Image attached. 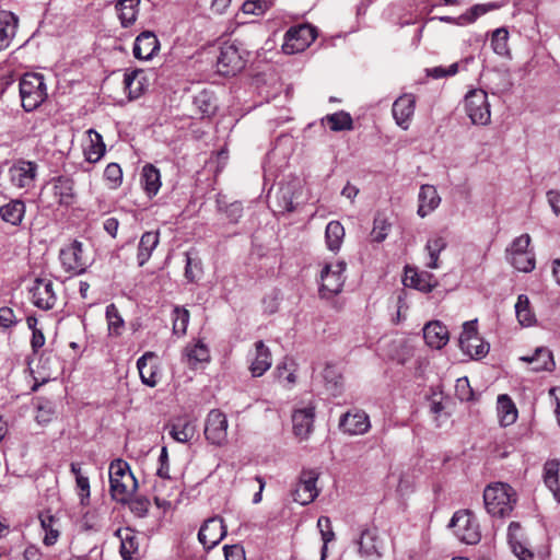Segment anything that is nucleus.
Wrapping results in <instances>:
<instances>
[{"label":"nucleus","mask_w":560,"mask_h":560,"mask_svg":"<svg viewBox=\"0 0 560 560\" xmlns=\"http://www.w3.org/2000/svg\"><path fill=\"white\" fill-rule=\"evenodd\" d=\"M483 502L487 512L493 517H509L513 512L517 494L508 483L494 482L486 487Z\"/></svg>","instance_id":"f257e3e1"},{"label":"nucleus","mask_w":560,"mask_h":560,"mask_svg":"<svg viewBox=\"0 0 560 560\" xmlns=\"http://www.w3.org/2000/svg\"><path fill=\"white\" fill-rule=\"evenodd\" d=\"M110 494L118 502H127L137 490L138 482L124 459H115L109 465Z\"/></svg>","instance_id":"f03ea898"},{"label":"nucleus","mask_w":560,"mask_h":560,"mask_svg":"<svg viewBox=\"0 0 560 560\" xmlns=\"http://www.w3.org/2000/svg\"><path fill=\"white\" fill-rule=\"evenodd\" d=\"M22 107L26 112L36 109L47 97V86L43 74L26 73L20 80Z\"/></svg>","instance_id":"7ed1b4c3"},{"label":"nucleus","mask_w":560,"mask_h":560,"mask_svg":"<svg viewBox=\"0 0 560 560\" xmlns=\"http://www.w3.org/2000/svg\"><path fill=\"white\" fill-rule=\"evenodd\" d=\"M455 536L467 545L478 544L481 539L480 526L477 517L469 510H460L454 513L450 522Z\"/></svg>","instance_id":"20e7f679"},{"label":"nucleus","mask_w":560,"mask_h":560,"mask_svg":"<svg viewBox=\"0 0 560 560\" xmlns=\"http://www.w3.org/2000/svg\"><path fill=\"white\" fill-rule=\"evenodd\" d=\"M464 109L474 125L487 126L491 121L488 94L481 89L470 90L465 95Z\"/></svg>","instance_id":"39448f33"},{"label":"nucleus","mask_w":560,"mask_h":560,"mask_svg":"<svg viewBox=\"0 0 560 560\" xmlns=\"http://www.w3.org/2000/svg\"><path fill=\"white\" fill-rule=\"evenodd\" d=\"M347 264L339 260L336 264H326L320 271L319 294L322 298H331L341 292L345 283Z\"/></svg>","instance_id":"423d86ee"},{"label":"nucleus","mask_w":560,"mask_h":560,"mask_svg":"<svg viewBox=\"0 0 560 560\" xmlns=\"http://www.w3.org/2000/svg\"><path fill=\"white\" fill-rule=\"evenodd\" d=\"M246 63L244 51L235 43H223L217 58V71L222 75H235Z\"/></svg>","instance_id":"0eeeda50"},{"label":"nucleus","mask_w":560,"mask_h":560,"mask_svg":"<svg viewBox=\"0 0 560 560\" xmlns=\"http://www.w3.org/2000/svg\"><path fill=\"white\" fill-rule=\"evenodd\" d=\"M529 244V234H522L506 249L509 261L518 271L530 272L535 268V257L528 250Z\"/></svg>","instance_id":"6e6552de"},{"label":"nucleus","mask_w":560,"mask_h":560,"mask_svg":"<svg viewBox=\"0 0 560 560\" xmlns=\"http://www.w3.org/2000/svg\"><path fill=\"white\" fill-rule=\"evenodd\" d=\"M316 30L307 24L291 27L287 31L282 49L292 55L304 51L316 38Z\"/></svg>","instance_id":"1a4fd4ad"},{"label":"nucleus","mask_w":560,"mask_h":560,"mask_svg":"<svg viewBox=\"0 0 560 560\" xmlns=\"http://www.w3.org/2000/svg\"><path fill=\"white\" fill-rule=\"evenodd\" d=\"M459 347L471 358H482L489 352V345L477 332L476 320L464 324L459 336Z\"/></svg>","instance_id":"9d476101"},{"label":"nucleus","mask_w":560,"mask_h":560,"mask_svg":"<svg viewBox=\"0 0 560 560\" xmlns=\"http://www.w3.org/2000/svg\"><path fill=\"white\" fill-rule=\"evenodd\" d=\"M59 258L63 269L68 272L80 275L88 268L89 260L84 255L83 245L73 241L60 249Z\"/></svg>","instance_id":"9b49d317"},{"label":"nucleus","mask_w":560,"mask_h":560,"mask_svg":"<svg viewBox=\"0 0 560 560\" xmlns=\"http://www.w3.org/2000/svg\"><path fill=\"white\" fill-rule=\"evenodd\" d=\"M38 165L33 161L18 160L9 168V178L12 186L30 190L35 186Z\"/></svg>","instance_id":"f8f14e48"},{"label":"nucleus","mask_w":560,"mask_h":560,"mask_svg":"<svg viewBox=\"0 0 560 560\" xmlns=\"http://www.w3.org/2000/svg\"><path fill=\"white\" fill-rule=\"evenodd\" d=\"M359 553L371 560L380 559L384 552V539L381 537L377 527L366 526L360 533L357 540Z\"/></svg>","instance_id":"ddd939ff"},{"label":"nucleus","mask_w":560,"mask_h":560,"mask_svg":"<svg viewBox=\"0 0 560 560\" xmlns=\"http://www.w3.org/2000/svg\"><path fill=\"white\" fill-rule=\"evenodd\" d=\"M228 419L218 409L211 410L206 420L205 435L213 445L221 446L228 441Z\"/></svg>","instance_id":"4468645a"},{"label":"nucleus","mask_w":560,"mask_h":560,"mask_svg":"<svg viewBox=\"0 0 560 560\" xmlns=\"http://www.w3.org/2000/svg\"><path fill=\"white\" fill-rule=\"evenodd\" d=\"M317 479L318 474L315 470H303L292 492L293 500L302 505L313 502L318 495V489L316 487Z\"/></svg>","instance_id":"2eb2a0df"},{"label":"nucleus","mask_w":560,"mask_h":560,"mask_svg":"<svg viewBox=\"0 0 560 560\" xmlns=\"http://www.w3.org/2000/svg\"><path fill=\"white\" fill-rule=\"evenodd\" d=\"M33 304L42 310H51L57 301L54 283L49 279L37 278L30 289Z\"/></svg>","instance_id":"dca6fc26"},{"label":"nucleus","mask_w":560,"mask_h":560,"mask_svg":"<svg viewBox=\"0 0 560 560\" xmlns=\"http://www.w3.org/2000/svg\"><path fill=\"white\" fill-rule=\"evenodd\" d=\"M226 535V527L221 517H210L200 527L198 539L206 549L215 547Z\"/></svg>","instance_id":"f3484780"},{"label":"nucleus","mask_w":560,"mask_h":560,"mask_svg":"<svg viewBox=\"0 0 560 560\" xmlns=\"http://www.w3.org/2000/svg\"><path fill=\"white\" fill-rule=\"evenodd\" d=\"M339 428L346 434L362 435L370 430L371 422L369 416L362 410L348 411L341 416Z\"/></svg>","instance_id":"a211bd4d"},{"label":"nucleus","mask_w":560,"mask_h":560,"mask_svg":"<svg viewBox=\"0 0 560 560\" xmlns=\"http://www.w3.org/2000/svg\"><path fill=\"white\" fill-rule=\"evenodd\" d=\"M416 108V96L406 93L399 96L393 104L392 113L396 124L404 130L410 126Z\"/></svg>","instance_id":"6ab92c4d"},{"label":"nucleus","mask_w":560,"mask_h":560,"mask_svg":"<svg viewBox=\"0 0 560 560\" xmlns=\"http://www.w3.org/2000/svg\"><path fill=\"white\" fill-rule=\"evenodd\" d=\"M166 430L171 438L178 443L190 442L196 434V424L188 416L173 418L167 424Z\"/></svg>","instance_id":"aec40b11"},{"label":"nucleus","mask_w":560,"mask_h":560,"mask_svg":"<svg viewBox=\"0 0 560 560\" xmlns=\"http://www.w3.org/2000/svg\"><path fill=\"white\" fill-rule=\"evenodd\" d=\"M315 406L312 404L294 410L292 415L293 432L301 440H306L313 431Z\"/></svg>","instance_id":"412c9836"},{"label":"nucleus","mask_w":560,"mask_h":560,"mask_svg":"<svg viewBox=\"0 0 560 560\" xmlns=\"http://www.w3.org/2000/svg\"><path fill=\"white\" fill-rule=\"evenodd\" d=\"M404 284L428 293L438 285V281L435 277L428 271H419L416 268L406 267Z\"/></svg>","instance_id":"4be33fe9"},{"label":"nucleus","mask_w":560,"mask_h":560,"mask_svg":"<svg viewBox=\"0 0 560 560\" xmlns=\"http://www.w3.org/2000/svg\"><path fill=\"white\" fill-rule=\"evenodd\" d=\"M160 49V43L150 31H144L136 37L133 56L137 59L150 60Z\"/></svg>","instance_id":"5701e85b"},{"label":"nucleus","mask_w":560,"mask_h":560,"mask_svg":"<svg viewBox=\"0 0 560 560\" xmlns=\"http://www.w3.org/2000/svg\"><path fill=\"white\" fill-rule=\"evenodd\" d=\"M137 368L143 384L150 387H154L158 384L159 366L156 363V354L154 352L148 351L140 357L137 361Z\"/></svg>","instance_id":"b1692460"},{"label":"nucleus","mask_w":560,"mask_h":560,"mask_svg":"<svg viewBox=\"0 0 560 560\" xmlns=\"http://www.w3.org/2000/svg\"><path fill=\"white\" fill-rule=\"evenodd\" d=\"M106 152L103 137L95 129L86 130V141L83 144V154L89 163L98 162Z\"/></svg>","instance_id":"393cba45"},{"label":"nucleus","mask_w":560,"mask_h":560,"mask_svg":"<svg viewBox=\"0 0 560 560\" xmlns=\"http://www.w3.org/2000/svg\"><path fill=\"white\" fill-rule=\"evenodd\" d=\"M272 358L269 348L259 340L255 342V357L249 364V371L253 377L264 375L271 366Z\"/></svg>","instance_id":"a878e982"},{"label":"nucleus","mask_w":560,"mask_h":560,"mask_svg":"<svg viewBox=\"0 0 560 560\" xmlns=\"http://www.w3.org/2000/svg\"><path fill=\"white\" fill-rule=\"evenodd\" d=\"M19 19L10 11H0V51L7 49L14 38Z\"/></svg>","instance_id":"bb28decb"},{"label":"nucleus","mask_w":560,"mask_h":560,"mask_svg":"<svg viewBox=\"0 0 560 560\" xmlns=\"http://www.w3.org/2000/svg\"><path fill=\"white\" fill-rule=\"evenodd\" d=\"M509 544L520 560H532L534 555L523 544V530L521 524L511 522L508 528Z\"/></svg>","instance_id":"cd10ccee"},{"label":"nucleus","mask_w":560,"mask_h":560,"mask_svg":"<svg viewBox=\"0 0 560 560\" xmlns=\"http://www.w3.org/2000/svg\"><path fill=\"white\" fill-rule=\"evenodd\" d=\"M423 338L433 349L443 348L448 341V330L440 322L428 323L423 328Z\"/></svg>","instance_id":"c85d7f7f"},{"label":"nucleus","mask_w":560,"mask_h":560,"mask_svg":"<svg viewBox=\"0 0 560 560\" xmlns=\"http://www.w3.org/2000/svg\"><path fill=\"white\" fill-rule=\"evenodd\" d=\"M560 462L558 459H549L544 465V482L552 493L555 500L560 503Z\"/></svg>","instance_id":"c756f323"},{"label":"nucleus","mask_w":560,"mask_h":560,"mask_svg":"<svg viewBox=\"0 0 560 560\" xmlns=\"http://www.w3.org/2000/svg\"><path fill=\"white\" fill-rule=\"evenodd\" d=\"M140 183L147 196L154 197L162 185L160 171L152 164H145L141 171Z\"/></svg>","instance_id":"7c9ffc66"},{"label":"nucleus","mask_w":560,"mask_h":560,"mask_svg":"<svg viewBox=\"0 0 560 560\" xmlns=\"http://www.w3.org/2000/svg\"><path fill=\"white\" fill-rule=\"evenodd\" d=\"M54 196L59 205L70 206L74 202V182L65 176H59L54 180Z\"/></svg>","instance_id":"2f4dec72"},{"label":"nucleus","mask_w":560,"mask_h":560,"mask_svg":"<svg viewBox=\"0 0 560 560\" xmlns=\"http://www.w3.org/2000/svg\"><path fill=\"white\" fill-rule=\"evenodd\" d=\"M441 198L434 186L422 185L419 191L418 214L424 218L440 205Z\"/></svg>","instance_id":"473e14b6"},{"label":"nucleus","mask_w":560,"mask_h":560,"mask_svg":"<svg viewBox=\"0 0 560 560\" xmlns=\"http://www.w3.org/2000/svg\"><path fill=\"white\" fill-rule=\"evenodd\" d=\"M25 210L26 207L24 201L20 199H13L0 207V217L4 222L13 226H18L24 219Z\"/></svg>","instance_id":"72a5a7b5"},{"label":"nucleus","mask_w":560,"mask_h":560,"mask_svg":"<svg viewBox=\"0 0 560 560\" xmlns=\"http://www.w3.org/2000/svg\"><path fill=\"white\" fill-rule=\"evenodd\" d=\"M184 359L189 366L196 368L197 364L205 363L210 360V352L208 347L201 340H198L195 343H188L185 347Z\"/></svg>","instance_id":"f704fd0d"},{"label":"nucleus","mask_w":560,"mask_h":560,"mask_svg":"<svg viewBox=\"0 0 560 560\" xmlns=\"http://www.w3.org/2000/svg\"><path fill=\"white\" fill-rule=\"evenodd\" d=\"M521 360L532 364L535 372L552 371L555 368L552 353L547 348H538L533 355L522 357Z\"/></svg>","instance_id":"c9c22d12"},{"label":"nucleus","mask_w":560,"mask_h":560,"mask_svg":"<svg viewBox=\"0 0 560 560\" xmlns=\"http://www.w3.org/2000/svg\"><path fill=\"white\" fill-rule=\"evenodd\" d=\"M159 232H145L142 234L139 246H138V265L142 267L151 257L153 250L156 248L159 244Z\"/></svg>","instance_id":"e433bc0d"},{"label":"nucleus","mask_w":560,"mask_h":560,"mask_svg":"<svg viewBox=\"0 0 560 560\" xmlns=\"http://www.w3.org/2000/svg\"><path fill=\"white\" fill-rule=\"evenodd\" d=\"M140 0H119L116 4L118 18L124 27L131 26L138 16Z\"/></svg>","instance_id":"4c0bfd02"},{"label":"nucleus","mask_w":560,"mask_h":560,"mask_svg":"<svg viewBox=\"0 0 560 560\" xmlns=\"http://www.w3.org/2000/svg\"><path fill=\"white\" fill-rule=\"evenodd\" d=\"M498 417L501 425L513 424L517 419V409L513 400L505 394L498 397Z\"/></svg>","instance_id":"58836bf2"},{"label":"nucleus","mask_w":560,"mask_h":560,"mask_svg":"<svg viewBox=\"0 0 560 560\" xmlns=\"http://www.w3.org/2000/svg\"><path fill=\"white\" fill-rule=\"evenodd\" d=\"M117 536L120 538V555L122 559L131 560L139 547L135 533L130 528H124L117 530Z\"/></svg>","instance_id":"ea45409f"},{"label":"nucleus","mask_w":560,"mask_h":560,"mask_svg":"<svg viewBox=\"0 0 560 560\" xmlns=\"http://www.w3.org/2000/svg\"><path fill=\"white\" fill-rule=\"evenodd\" d=\"M447 246L446 240L441 235L430 237L425 244V250L429 256V261L425 266L430 269H438L440 267L439 256Z\"/></svg>","instance_id":"a19ab883"},{"label":"nucleus","mask_w":560,"mask_h":560,"mask_svg":"<svg viewBox=\"0 0 560 560\" xmlns=\"http://www.w3.org/2000/svg\"><path fill=\"white\" fill-rule=\"evenodd\" d=\"M326 245L329 250L338 252L345 238V228L339 221H330L325 231Z\"/></svg>","instance_id":"79ce46f5"},{"label":"nucleus","mask_w":560,"mask_h":560,"mask_svg":"<svg viewBox=\"0 0 560 560\" xmlns=\"http://www.w3.org/2000/svg\"><path fill=\"white\" fill-rule=\"evenodd\" d=\"M124 85L131 100L139 97L143 92L144 72L142 70H133L125 73Z\"/></svg>","instance_id":"37998d69"},{"label":"nucleus","mask_w":560,"mask_h":560,"mask_svg":"<svg viewBox=\"0 0 560 560\" xmlns=\"http://www.w3.org/2000/svg\"><path fill=\"white\" fill-rule=\"evenodd\" d=\"M42 528L45 532L43 542L46 546H52L59 538V525L58 520L52 515L42 514L39 516Z\"/></svg>","instance_id":"c03bdc74"},{"label":"nucleus","mask_w":560,"mask_h":560,"mask_svg":"<svg viewBox=\"0 0 560 560\" xmlns=\"http://www.w3.org/2000/svg\"><path fill=\"white\" fill-rule=\"evenodd\" d=\"M515 313L518 323L524 327H529L536 322L535 314L530 310L529 299L525 294L518 295L515 304Z\"/></svg>","instance_id":"a18cd8bd"},{"label":"nucleus","mask_w":560,"mask_h":560,"mask_svg":"<svg viewBox=\"0 0 560 560\" xmlns=\"http://www.w3.org/2000/svg\"><path fill=\"white\" fill-rule=\"evenodd\" d=\"M194 105L202 117H209L215 113L217 103L212 92L203 90L194 98Z\"/></svg>","instance_id":"49530a36"},{"label":"nucleus","mask_w":560,"mask_h":560,"mask_svg":"<svg viewBox=\"0 0 560 560\" xmlns=\"http://www.w3.org/2000/svg\"><path fill=\"white\" fill-rule=\"evenodd\" d=\"M324 122L327 124V126L332 131H343V130H351L353 127V121L351 116L346 112H337L330 115H327L324 119Z\"/></svg>","instance_id":"de8ad7c7"},{"label":"nucleus","mask_w":560,"mask_h":560,"mask_svg":"<svg viewBox=\"0 0 560 560\" xmlns=\"http://www.w3.org/2000/svg\"><path fill=\"white\" fill-rule=\"evenodd\" d=\"M106 320L109 336L117 337L122 334L125 322L113 303L106 306Z\"/></svg>","instance_id":"09e8293b"},{"label":"nucleus","mask_w":560,"mask_h":560,"mask_svg":"<svg viewBox=\"0 0 560 560\" xmlns=\"http://www.w3.org/2000/svg\"><path fill=\"white\" fill-rule=\"evenodd\" d=\"M173 332L177 336H184L187 331L189 323V312L180 306H175L173 310Z\"/></svg>","instance_id":"8fccbe9b"},{"label":"nucleus","mask_w":560,"mask_h":560,"mask_svg":"<svg viewBox=\"0 0 560 560\" xmlns=\"http://www.w3.org/2000/svg\"><path fill=\"white\" fill-rule=\"evenodd\" d=\"M509 32L506 28H497L492 33L491 46L495 54L506 56L509 54Z\"/></svg>","instance_id":"3c124183"},{"label":"nucleus","mask_w":560,"mask_h":560,"mask_svg":"<svg viewBox=\"0 0 560 560\" xmlns=\"http://www.w3.org/2000/svg\"><path fill=\"white\" fill-rule=\"evenodd\" d=\"M327 388L338 390L342 385V376L334 365H326L323 372Z\"/></svg>","instance_id":"603ef678"},{"label":"nucleus","mask_w":560,"mask_h":560,"mask_svg":"<svg viewBox=\"0 0 560 560\" xmlns=\"http://www.w3.org/2000/svg\"><path fill=\"white\" fill-rule=\"evenodd\" d=\"M493 8V5H486V4H476L471 7L466 13L462 14L458 20L457 24H466V23H472L475 22L479 16L487 13L489 9Z\"/></svg>","instance_id":"864d4df0"},{"label":"nucleus","mask_w":560,"mask_h":560,"mask_svg":"<svg viewBox=\"0 0 560 560\" xmlns=\"http://www.w3.org/2000/svg\"><path fill=\"white\" fill-rule=\"evenodd\" d=\"M317 527L320 530L322 539L324 541V549L327 548L328 542L335 538V534L331 528V522L327 516H320L317 521Z\"/></svg>","instance_id":"5fc2aeb1"},{"label":"nucleus","mask_w":560,"mask_h":560,"mask_svg":"<svg viewBox=\"0 0 560 560\" xmlns=\"http://www.w3.org/2000/svg\"><path fill=\"white\" fill-rule=\"evenodd\" d=\"M201 272L200 261L194 260L188 254H186L185 277L189 281L194 282L200 278Z\"/></svg>","instance_id":"6e6d98bb"},{"label":"nucleus","mask_w":560,"mask_h":560,"mask_svg":"<svg viewBox=\"0 0 560 560\" xmlns=\"http://www.w3.org/2000/svg\"><path fill=\"white\" fill-rule=\"evenodd\" d=\"M389 226L390 225L385 220L375 219L374 226L371 232L372 240L377 243L383 242L388 234Z\"/></svg>","instance_id":"4d7b16f0"},{"label":"nucleus","mask_w":560,"mask_h":560,"mask_svg":"<svg viewBox=\"0 0 560 560\" xmlns=\"http://www.w3.org/2000/svg\"><path fill=\"white\" fill-rule=\"evenodd\" d=\"M149 506L150 501L144 497H137L129 501L130 511L139 517H143L148 513Z\"/></svg>","instance_id":"13d9d810"},{"label":"nucleus","mask_w":560,"mask_h":560,"mask_svg":"<svg viewBox=\"0 0 560 560\" xmlns=\"http://www.w3.org/2000/svg\"><path fill=\"white\" fill-rule=\"evenodd\" d=\"M78 494L80 497V502L82 505H88L90 501V480L89 477H79L75 480Z\"/></svg>","instance_id":"bf43d9fd"},{"label":"nucleus","mask_w":560,"mask_h":560,"mask_svg":"<svg viewBox=\"0 0 560 560\" xmlns=\"http://www.w3.org/2000/svg\"><path fill=\"white\" fill-rule=\"evenodd\" d=\"M104 176L114 185L120 184L122 178L120 166L117 163H109L104 171Z\"/></svg>","instance_id":"052dcab7"},{"label":"nucleus","mask_w":560,"mask_h":560,"mask_svg":"<svg viewBox=\"0 0 560 560\" xmlns=\"http://www.w3.org/2000/svg\"><path fill=\"white\" fill-rule=\"evenodd\" d=\"M55 415V409L52 405L48 401L45 405H38L36 420L38 423H48L51 421Z\"/></svg>","instance_id":"680f3d73"},{"label":"nucleus","mask_w":560,"mask_h":560,"mask_svg":"<svg viewBox=\"0 0 560 560\" xmlns=\"http://www.w3.org/2000/svg\"><path fill=\"white\" fill-rule=\"evenodd\" d=\"M459 63L454 62L447 68L444 67H434L429 71V74L435 79L455 75L458 72Z\"/></svg>","instance_id":"e2e57ef3"},{"label":"nucleus","mask_w":560,"mask_h":560,"mask_svg":"<svg viewBox=\"0 0 560 560\" xmlns=\"http://www.w3.org/2000/svg\"><path fill=\"white\" fill-rule=\"evenodd\" d=\"M456 393L460 400H470L472 398V392L470 389L467 377L458 378L456 382Z\"/></svg>","instance_id":"0e129e2a"},{"label":"nucleus","mask_w":560,"mask_h":560,"mask_svg":"<svg viewBox=\"0 0 560 560\" xmlns=\"http://www.w3.org/2000/svg\"><path fill=\"white\" fill-rule=\"evenodd\" d=\"M16 318L14 312L10 307L0 308V328L8 329L14 326Z\"/></svg>","instance_id":"69168bd1"},{"label":"nucleus","mask_w":560,"mask_h":560,"mask_svg":"<svg viewBox=\"0 0 560 560\" xmlns=\"http://www.w3.org/2000/svg\"><path fill=\"white\" fill-rule=\"evenodd\" d=\"M159 462H160V467L158 468V471H156L158 476L163 479L170 478L168 453H167L166 446L162 447L161 454L159 457Z\"/></svg>","instance_id":"338daca9"},{"label":"nucleus","mask_w":560,"mask_h":560,"mask_svg":"<svg viewBox=\"0 0 560 560\" xmlns=\"http://www.w3.org/2000/svg\"><path fill=\"white\" fill-rule=\"evenodd\" d=\"M225 560H246L245 551L240 545H232L224 547Z\"/></svg>","instance_id":"774afa93"}]
</instances>
